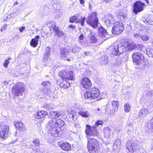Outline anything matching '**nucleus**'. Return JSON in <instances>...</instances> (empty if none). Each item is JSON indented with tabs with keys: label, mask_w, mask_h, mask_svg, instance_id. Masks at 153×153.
<instances>
[{
	"label": "nucleus",
	"mask_w": 153,
	"mask_h": 153,
	"mask_svg": "<svg viewBox=\"0 0 153 153\" xmlns=\"http://www.w3.org/2000/svg\"><path fill=\"white\" fill-rule=\"evenodd\" d=\"M58 76L62 78V80H73L74 79L73 70L69 67L59 71Z\"/></svg>",
	"instance_id": "f257e3e1"
},
{
	"label": "nucleus",
	"mask_w": 153,
	"mask_h": 153,
	"mask_svg": "<svg viewBox=\"0 0 153 153\" xmlns=\"http://www.w3.org/2000/svg\"><path fill=\"white\" fill-rule=\"evenodd\" d=\"M125 51V47L120 43H114L110 48L111 53L115 56H119Z\"/></svg>",
	"instance_id": "f03ea898"
},
{
	"label": "nucleus",
	"mask_w": 153,
	"mask_h": 153,
	"mask_svg": "<svg viewBox=\"0 0 153 153\" xmlns=\"http://www.w3.org/2000/svg\"><path fill=\"white\" fill-rule=\"evenodd\" d=\"M87 148L88 152L90 153L97 151L99 146L97 140L94 138H88Z\"/></svg>",
	"instance_id": "7ed1b4c3"
},
{
	"label": "nucleus",
	"mask_w": 153,
	"mask_h": 153,
	"mask_svg": "<svg viewBox=\"0 0 153 153\" xmlns=\"http://www.w3.org/2000/svg\"><path fill=\"white\" fill-rule=\"evenodd\" d=\"M50 122H47V124L49 128V132L54 137H60V135L62 134L63 130H61L59 128H57L56 126H55L54 124H50Z\"/></svg>",
	"instance_id": "20e7f679"
},
{
	"label": "nucleus",
	"mask_w": 153,
	"mask_h": 153,
	"mask_svg": "<svg viewBox=\"0 0 153 153\" xmlns=\"http://www.w3.org/2000/svg\"><path fill=\"white\" fill-rule=\"evenodd\" d=\"M97 15L96 12L92 13L88 16L86 20L87 23L94 28H96L98 24V19Z\"/></svg>",
	"instance_id": "39448f33"
},
{
	"label": "nucleus",
	"mask_w": 153,
	"mask_h": 153,
	"mask_svg": "<svg viewBox=\"0 0 153 153\" xmlns=\"http://www.w3.org/2000/svg\"><path fill=\"white\" fill-rule=\"evenodd\" d=\"M25 91L24 85L22 83H19L14 85L12 88V92L14 97H17L19 94L23 95V93Z\"/></svg>",
	"instance_id": "423d86ee"
},
{
	"label": "nucleus",
	"mask_w": 153,
	"mask_h": 153,
	"mask_svg": "<svg viewBox=\"0 0 153 153\" xmlns=\"http://www.w3.org/2000/svg\"><path fill=\"white\" fill-rule=\"evenodd\" d=\"M124 29V26L121 22H117L114 23L111 30L112 34L115 35L120 34Z\"/></svg>",
	"instance_id": "0eeeda50"
},
{
	"label": "nucleus",
	"mask_w": 153,
	"mask_h": 153,
	"mask_svg": "<svg viewBox=\"0 0 153 153\" xmlns=\"http://www.w3.org/2000/svg\"><path fill=\"white\" fill-rule=\"evenodd\" d=\"M99 92V91L97 88H92L85 93L84 96L85 99H94L99 96L100 94Z\"/></svg>",
	"instance_id": "6e6552de"
},
{
	"label": "nucleus",
	"mask_w": 153,
	"mask_h": 153,
	"mask_svg": "<svg viewBox=\"0 0 153 153\" xmlns=\"http://www.w3.org/2000/svg\"><path fill=\"white\" fill-rule=\"evenodd\" d=\"M133 62L137 65L140 66L143 65L144 62V56L141 53L136 52L132 55Z\"/></svg>",
	"instance_id": "1a4fd4ad"
},
{
	"label": "nucleus",
	"mask_w": 153,
	"mask_h": 153,
	"mask_svg": "<svg viewBox=\"0 0 153 153\" xmlns=\"http://www.w3.org/2000/svg\"><path fill=\"white\" fill-rule=\"evenodd\" d=\"M55 27V23L50 26H46L43 27L41 30L42 36L45 39L47 38L48 36L51 35L52 31H54V30L53 29V27L54 28Z\"/></svg>",
	"instance_id": "9d476101"
},
{
	"label": "nucleus",
	"mask_w": 153,
	"mask_h": 153,
	"mask_svg": "<svg viewBox=\"0 0 153 153\" xmlns=\"http://www.w3.org/2000/svg\"><path fill=\"white\" fill-rule=\"evenodd\" d=\"M137 140L134 141L133 140L127 142L126 144V148L129 151L131 152H134L135 150H139L141 148Z\"/></svg>",
	"instance_id": "9b49d317"
},
{
	"label": "nucleus",
	"mask_w": 153,
	"mask_h": 153,
	"mask_svg": "<svg viewBox=\"0 0 153 153\" xmlns=\"http://www.w3.org/2000/svg\"><path fill=\"white\" fill-rule=\"evenodd\" d=\"M85 132L87 135L91 136H97L99 134L97 130L93 126H91L89 125H86Z\"/></svg>",
	"instance_id": "f8f14e48"
},
{
	"label": "nucleus",
	"mask_w": 153,
	"mask_h": 153,
	"mask_svg": "<svg viewBox=\"0 0 153 153\" xmlns=\"http://www.w3.org/2000/svg\"><path fill=\"white\" fill-rule=\"evenodd\" d=\"M9 129L8 126L2 125L0 127V137L5 140L9 135Z\"/></svg>",
	"instance_id": "ddd939ff"
},
{
	"label": "nucleus",
	"mask_w": 153,
	"mask_h": 153,
	"mask_svg": "<svg viewBox=\"0 0 153 153\" xmlns=\"http://www.w3.org/2000/svg\"><path fill=\"white\" fill-rule=\"evenodd\" d=\"M145 5L144 3L140 1L135 2L133 6V12L134 13L137 14L138 13L142 11L143 10V7Z\"/></svg>",
	"instance_id": "4468645a"
},
{
	"label": "nucleus",
	"mask_w": 153,
	"mask_h": 153,
	"mask_svg": "<svg viewBox=\"0 0 153 153\" xmlns=\"http://www.w3.org/2000/svg\"><path fill=\"white\" fill-rule=\"evenodd\" d=\"M98 35L104 39L106 40L110 37V36L106 30L102 27H99L98 29Z\"/></svg>",
	"instance_id": "2eb2a0df"
},
{
	"label": "nucleus",
	"mask_w": 153,
	"mask_h": 153,
	"mask_svg": "<svg viewBox=\"0 0 153 153\" xmlns=\"http://www.w3.org/2000/svg\"><path fill=\"white\" fill-rule=\"evenodd\" d=\"M69 51L68 48H62L60 50V57L62 59H65L68 61H70V58L71 56L70 55Z\"/></svg>",
	"instance_id": "dca6fc26"
},
{
	"label": "nucleus",
	"mask_w": 153,
	"mask_h": 153,
	"mask_svg": "<svg viewBox=\"0 0 153 153\" xmlns=\"http://www.w3.org/2000/svg\"><path fill=\"white\" fill-rule=\"evenodd\" d=\"M80 82L82 86L85 89H89L92 85L90 80L87 77H83L81 79Z\"/></svg>",
	"instance_id": "f3484780"
},
{
	"label": "nucleus",
	"mask_w": 153,
	"mask_h": 153,
	"mask_svg": "<svg viewBox=\"0 0 153 153\" xmlns=\"http://www.w3.org/2000/svg\"><path fill=\"white\" fill-rule=\"evenodd\" d=\"M54 32H55V35L57 37L64 39L65 37L66 34L63 32L62 30L55 25V27L54 28H53Z\"/></svg>",
	"instance_id": "a211bd4d"
},
{
	"label": "nucleus",
	"mask_w": 153,
	"mask_h": 153,
	"mask_svg": "<svg viewBox=\"0 0 153 153\" xmlns=\"http://www.w3.org/2000/svg\"><path fill=\"white\" fill-rule=\"evenodd\" d=\"M61 114V113L59 111H51L48 114L49 118L47 122H50L53 119H57L56 118L59 117Z\"/></svg>",
	"instance_id": "6ab92c4d"
},
{
	"label": "nucleus",
	"mask_w": 153,
	"mask_h": 153,
	"mask_svg": "<svg viewBox=\"0 0 153 153\" xmlns=\"http://www.w3.org/2000/svg\"><path fill=\"white\" fill-rule=\"evenodd\" d=\"M67 48L70 52L74 54L78 53L82 49L80 47L78 46L76 44L72 45L71 46H68Z\"/></svg>",
	"instance_id": "aec40b11"
},
{
	"label": "nucleus",
	"mask_w": 153,
	"mask_h": 153,
	"mask_svg": "<svg viewBox=\"0 0 153 153\" xmlns=\"http://www.w3.org/2000/svg\"><path fill=\"white\" fill-rule=\"evenodd\" d=\"M50 121V124L52 123L54 124L55 126L58 127V128H61L65 124L64 122L61 119H53Z\"/></svg>",
	"instance_id": "412c9836"
},
{
	"label": "nucleus",
	"mask_w": 153,
	"mask_h": 153,
	"mask_svg": "<svg viewBox=\"0 0 153 153\" xmlns=\"http://www.w3.org/2000/svg\"><path fill=\"white\" fill-rule=\"evenodd\" d=\"M121 140L120 139L116 140L113 143L112 150L111 151L114 152H118L120 147Z\"/></svg>",
	"instance_id": "4be33fe9"
},
{
	"label": "nucleus",
	"mask_w": 153,
	"mask_h": 153,
	"mask_svg": "<svg viewBox=\"0 0 153 153\" xmlns=\"http://www.w3.org/2000/svg\"><path fill=\"white\" fill-rule=\"evenodd\" d=\"M116 15L123 22H126L128 19L126 15L122 12L120 10H117L116 11Z\"/></svg>",
	"instance_id": "5701e85b"
},
{
	"label": "nucleus",
	"mask_w": 153,
	"mask_h": 153,
	"mask_svg": "<svg viewBox=\"0 0 153 153\" xmlns=\"http://www.w3.org/2000/svg\"><path fill=\"white\" fill-rule=\"evenodd\" d=\"M59 146L61 149L65 151L69 150L71 149V146L70 144L66 142L59 143Z\"/></svg>",
	"instance_id": "b1692460"
},
{
	"label": "nucleus",
	"mask_w": 153,
	"mask_h": 153,
	"mask_svg": "<svg viewBox=\"0 0 153 153\" xmlns=\"http://www.w3.org/2000/svg\"><path fill=\"white\" fill-rule=\"evenodd\" d=\"M47 114L48 112L47 111L42 110L38 111L37 113H36L35 115V118L38 119H41Z\"/></svg>",
	"instance_id": "393cba45"
},
{
	"label": "nucleus",
	"mask_w": 153,
	"mask_h": 153,
	"mask_svg": "<svg viewBox=\"0 0 153 153\" xmlns=\"http://www.w3.org/2000/svg\"><path fill=\"white\" fill-rule=\"evenodd\" d=\"M148 113V110L146 108H143L141 109L138 114V117L141 119H143L146 117Z\"/></svg>",
	"instance_id": "a878e982"
},
{
	"label": "nucleus",
	"mask_w": 153,
	"mask_h": 153,
	"mask_svg": "<svg viewBox=\"0 0 153 153\" xmlns=\"http://www.w3.org/2000/svg\"><path fill=\"white\" fill-rule=\"evenodd\" d=\"M88 32H89L88 36L90 42L92 43H95L97 42V39L94 36L93 33H92L91 30H88Z\"/></svg>",
	"instance_id": "bb28decb"
},
{
	"label": "nucleus",
	"mask_w": 153,
	"mask_h": 153,
	"mask_svg": "<svg viewBox=\"0 0 153 153\" xmlns=\"http://www.w3.org/2000/svg\"><path fill=\"white\" fill-rule=\"evenodd\" d=\"M39 38V36H36L35 38L32 39L30 42V45L34 48L36 47L38 44V40Z\"/></svg>",
	"instance_id": "cd10ccee"
},
{
	"label": "nucleus",
	"mask_w": 153,
	"mask_h": 153,
	"mask_svg": "<svg viewBox=\"0 0 153 153\" xmlns=\"http://www.w3.org/2000/svg\"><path fill=\"white\" fill-rule=\"evenodd\" d=\"M114 16L111 14H108L107 16V20L105 21V23L107 26H109L110 24L114 23Z\"/></svg>",
	"instance_id": "c85d7f7f"
},
{
	"label": "nucleus",
	"mask_w": 153,
	"mask_h": 153,
	"mask_svg": "<svg viewBox=\"0 0 153 153\" xmlns=\"http://www.w3.org/2000/svg\"><path fill=\"white\" fill-rule=\"evenodd\" d=\"M15 126L18 129L21 131H23L25 130V128L24 124L21 122H17L15 124Z\"/></svg>",
	"instance_id": "c756f323"
},
{
	"label": "nucleus",
	"mask_w": 153,
	"mask_h": 153,
	"mask_svg": "<svg viewBox=\"0 0 153 153\" xmlns=\"http://www.w3.org/2000/svg\"><path fill=\"white\" fill-rule=\"evenodd\" d=\"M108 63V57L106 56H102L100 60V64L102 65H105Z\"/></svg>",
	"instance_id": "7c9ffc66"
},
{
	"label": "nucleus",
	"mask_w": 153,
	"mask_h": 153,
	"mask_svg": "<svg viewBox=\"0 0 153 153\" xmlns=\"http://www.w3.org/2000/svg\"><path fill=\"white\" fill-rule=\"evenodd\" d=\"M133 125L131 123L128 124V123H127L126 126L125 128V131L127 132H130L133 131Z\"/></svg>",
	"instance_id": "2f4dec72"
},
{
	"label": "nucleus",
	"mask_w": 153,
	"mask_h": 153,
	"mask_svg": "<svg viewBox=\"0 0 153 153\" xmlns=\"http://www.w3.org/2000/svg\"><path fill=\"white\" fill-rule=\"evenodd\" d=\"M137 46L136 44L133 43L128 44L126 48L129 51H131L132 50L135 49Z\"/></svg>",
	"instance_id": "473e14b6"
},
{
	"label": "nucleus",
	"mask_w": 153,
	"mask_h": 153,
	"mask_svg": "<svg viewBox=\"0 0 153 153\" xmlns=\"http://www.w3.org/2000/svg\"><path fill=\"white\" fill-rule=\"evenodd\" d=\"M67 113L69 117L70 118H71L72 120H75L74 119V118H75L74 116L75 112H74V111L72 110H70L68 111L67 112Z\"/></svg>",
	"instance_id": "72a5a7b5"
},
{
	"label": "nucleus",
	"mask_w": 153,
	"mask_h": 153,
	"mask_svg": "<svg viewBox=\"0 0 153 153\" xmlns=\"http://www.w3.org/2000/svg\"><path fill=\"white\" fill-rule=\"evenodd\" d=\"M53 7L56 10H59L61 9L60 3L59 0L56 1L53 5Z\"/></svg>",
	"instance_id": "f704fd0d"
},
{
	"label": "nucleus",
	"mask_w": 153,
	"mask_h": 153,
	"mask_svg": "<svg viewBox=\"0 0 153 153\" xmlns=\"http://www.w3.org/2000/svg\"><path fill=\"white\" fill-rule=\"evenodd\" d=\"M42 85L43 86L42 88H50L51 84L48 81H44L42 83Z\"/></svg>",
	"instance_id": "c9c22d12"
},
{
	"label": "nucleus",
	"mask_w": 153,
	"mask_h": 153,
	"mask_svg": "<svg viewBox=\"0 0 153 153\" xmlns=\"http://www.w3.org/2000/svg\"><path fill=\"white\" fill-rule=\"evenodd\" d=\"M43 107L48 111H51L54 108L53 105L50 104H44Z\"/></svg>",
	"instance_id": "e433bc0d"
},
{
	"label": "nucleus",
	"mask_w": 153,
	"mask_h": 153,
	"mask_svg": "<svg viewBox=\"0 0 153 153\" xmlns=\"http://www.w3.org/2000/svg\"><path fill=\"white\" fill-rule=\"evenodd\" d=\"M104 133L105 137L108 138L110 135V129L108 128H106L104 129Z\"/></svg>",
	"instance_id": "4c0bfd02"
},
{
	"label": "nucleus",
	"mask_w": 153,
	"mask_h": 153,
	"mask_svg": "<svg viewBox=\"0 0 153 153\" xmlns=\"http://www.w3.org/2000/svg\"><path fill=\"white\" fill-rule=\"evenodd\" d=\"M79 114L81 116L88 117L89 116V113L88 111H79L78 112Z\"/></svg>",
	"instance_id": "58836bf2"
},
{
	"label": "nucleus",
	"mask_w": 153,
	"mask_h": 153,
	"mask_svg": "<svg viewBox=\"0 0 153 153\" xmlns=\"http://www.w3.org/2000/svg\"><path fill=\"white\" fill-rule=\"evenodd\" d=\"M64 81H62L61 84V87L64 88H68L70 86V84L69 82H67L66 80H64Z\"/></svg>",
	"instance_id": "ea45409f"
},
{
	"label": "nucleus",
	"mask_w": 153,
	"mask_h": 153,
	"mask_svg": "<svg viewBox=\"0 0 153 153\" xmlns=\"http://www.w3.org/2000/svg\"><path fill=\"white\" fill-rule=\"evenodd\" d=\"M50 88H42V91L45 94L47 95H49L51 93Z\"/></svg>",
	"instance_id": "a19ab883"
},
{
	"label": "nucleus",
	"mask_w": 153,
	"mask_h": 153,
	"mask_svg": "<svg viewBox=\"0 0 153 153\" xmlns=\"http://www.w3.org/2000/svg\"><path fill=\"white\" fill-rule=\"evenodd\" d=\"M112 105L114 110H117L118 107L119 105V103L117 101H113L112 102Z\"/></svg>",
	"instance_id": "79ce46f5"
},
{
	"label": "nucleus",
	"mask_w": 153,
	"mask_h": 153,
	"mask_svg": "<svg viewBox=\"0 0 153 153\" xmlns=\"http://www.w3.org/2000/svg\"><path fill=\"white\" fill-rule=\"evenodd\" d=\"M147 127L151 131L153 132V117L151 120L150 123L147 124Z\"/></svg>",
	"instance_id": "37998d69"
},
{
	"label": "nucleus",
	"mask_w": 153,
	"mask_h": 153,
	"mask_svg": "<svg viewBox=\"0 0 153 153\" xmlns=\"http://www.w3.org/2000/svg\"><path fill=\"white\" fill-rule=\"evenodd\" d=\"M130 109V105L129 104H125L124 105V109L126 112H128Z\"/></svg>",
	"instance_id": "c03bdc74"
},
{
	"label": "nucleus",
	"mask_w": 153,
	"mask_h": 153,
	"mask_svg": "<svg viewBox=\"0 0 153 153\" xmlns=\"http://www.w3.org/2000/svg\"><path fill=\"white\" fill-rule=\"evenodd\" d=\"M78 16L76 15L75 16H74L71 17L70 19V22L71 23L74 22L76 21V19H78Z\"/></svg>",
	"instance_id": "a18cd8bd"
},
{
	"label": "nucleus",
	"mask_w": 153,
	"mask_h": 153,
	"mask_svg": "<svg viewBox=\"0 0 153 153\" xmlns=\"http://www.w3.org/2000/svg\"><path fill=\"white\" fill-rule=\"evenodd\" d=\"M12 58L10 57L8 58L6 60L4 64V66L5 68H7L8 67V65L10 63V62L9 60H11Z\"/></svg>",
	"instance_id": "49530a36"
},
{
	"label": "nucleus",
	"mask_w": 153,
	"mask_h": 153,
	"mask_svg": "<svg viewBox=\"0 0 153 153\" xmlns=\"http://www.w3.org/2000/svg\"><path fill=\"white\" fill-rule=\"evenodd\" d=\"M49 55H50L44 54L43 59V62H46L48 61Z\"/></svg>",
	"instance_id": "de8ad7c7"
},
{
	"label": "nucleus",
	"mask_w": 153,
	"mask_h": 153,
	"mask_svg": "<svg viewBox=\"0 0 153 153\" xmlns=\"http://www.w3.org/2000/svg\"><path fill=\"white\" fill-rule=\"evenodd\" d=\"M146 23L149 25H153V16H151L150 19H146Z\"/></svg>",
	"instance_id": "09e8293b"
},
{
	"label": "nucleus",
	"mask_w": 153,
	"mask_h": 153,
	"mask_svg": "<svg viewBox=\"0 0 153 153\" xmlns=\"http://www.w3.org/2000/svg\"><path fill=\"white\" fill-rule=\"evenodd\" d=\"M140 38L143 41H146L149 39V37L147 36L146 35H142L140 36Z\"/></svg>",
	"instance_id": "8fccbe9b"
},
{
	"label": "nucleus",
	"mask_w": 153,
	"mask_h": 153,
	"mask_svg": "<svg viewBox=\"0 0 153 153\" xmlns=\"http://www.w3.org/2000/svg\"><path fill=\"white\" fill-rule=\"evenodd\" d=\"M103 124V122L101 120H98L95 123V125H94L95 127L97 128V126L100 125H102Z\"/></svg>",
	"instance_id": "3c124183"
},
{
	"label": "nucleus",
	"mask_w": 153,
	"mask_h": 153,
	"mask_svg": "<svg viewBox=\"0 0 153 153\" xmlns=\"http://www.w3.org/2000/svg\"><path fill=\"white\" fill-rule=\"evenodd\" d=\"M51 48L49 47H47L45 49L44 54L50 55L51 52Z\"/></svg>",
	"instance_id": "603ef678"
},
{
	"label": "nucleus",
	"mask_w": 153,
	"mask_h": 153,
	"mask_svg": "<svg viewBox=\"0 0 153 153\" xmlns=\"http://www.w3.org/2000/svg\"><path fill=\"white\" fill-rule=\"evenodd\" d=\"M118 64V63H117V60H115L113 61L112 63H111V66L113 67H117L118 66L117 65Z\"/></svg>",
	"instance_id": "864d4df0"
},
{
	"label": "nucleus",
	"mask_w": 153,
	"mask_h": 153,
	"mask_svg": "<svg viewBox=\"0 0 153 153\" xmlns=\"http://www.w3.org/2000/svg\"><path fill=\"white\" fill-rule=\"evenodd\" d=\"M33 143L36 146H38L39 145V141L38 139H35L33 141Z\"/></svg>",
	"instance_id": "5fc2aeb1"
},
{
	"label": "nucleus",
	"mask_w": 153,
	"mask_h": 153,
	"mask_svg": "<svg viewBox=\"0 0 153 153\" xmlns=\"http://www.w3.org/2000/svg\"><path fill=\"white\" fill-rule=\"evenodd\" d=\"M86 18L85 17L83 18L80 21V24L82 26H83L84 24L85 21L86 20Z\"/></svg>",
	"instance_id": "6e6d98bb"
},
{
	"label": "nucleus",
	"mask_w": 153,
	"mask_h": 153,
	"mask_svg": "<svg viewBox=\"0 0 153 153\" xmlns=\"http://www.w3.org/2000/svg\"><path fill=\"white\" fill-rule=\"evenodd\" d=\"M141 36L140 34L139 33H137L134 35V36L138 39H139L140 38Z\"/></svg>",
	"instance_id": "4d7b16f0"
},
{
	"label": "nucleus",
	"mask_w": 153,
	"mask_h": 153,
	"mask_svg": "<svg viewBox=\"0 0 153 153\" xmlns=\"http://www.w3.org/2000/svg\"><path fill=\"white\" fill-rule=\"evenodd\" d=\"M84 54L85 56H90L91 55V53L89 51L86 52L85 51L84 52Z\"/></svg>",
	"instance_id": "13d9d810"
},
{
	"label": "nucleus",
	"mask_w": 153,
	"mask_h": 153,
	"mask_svg": "<svg viewBox=\"0 0 153 153\" xmlns=\"http://www.w3.org/2000/svg\"><path fill=\"white\" fill-rule=\"evenodd\" d=\"M107 144L109 145V146H108L107 147V148H108V149L109 150V151H111V150H112V149L111 148V147L112 145L111 144H109V143H106L105 145H107Z\"/></svg>",
	"instance_id": "bf43d9fd"
},
{
	"label": "nucleus",
	"mask_w": 153,
	"mask_h": 153,
	"mask_svg": "<svg viewBox=\"0 0 153 153\" xmlns=\"http://www.w3.org/2000/svg\"><path fill=\"white\" fill-rule=\"evenodd\" d=\"M25 29V26H22V27H21V28H19V31H20V32L22 33Z\"/></svg>",
	"instance_id": "052dcab7"
},
{
	"label": "nucleus",
	"mask_w": 153,
	"mask_h": 153,
	"mask_svg": "<svg viewBox=\"0 0 153 153\" xmlns=\"http://www.w3.org/2000/svg\"><path fill=\"white\" fill-rule=\"evenodd\" d=\"M121 58H120V60H117V63H118L117 64L118 65H120V64H121L123 63V61L120 60Z\"/></svg>",
	"instance_id": "680f3d73"
},
{
	"label": "nucleus",
	"mask_w": 153,
	"mask_h": 153,
	"mask_svg": "<svg viewBox=\"0 0 153 153\" xmlns=\"http://www.w3.org/2000/svg\"><path fill=\"white\" fill-rule=\"evenodd\" d=\"M7 29V27L6 26H4L0 30L1 32H3L4 31H5Z\"/></svg>",
	"instance_id": "e2e57ef3"
},
{
	"label": "nucleus",
	"mask_w": 153,
	"mask_h": 153,
	"mask_svg": "<svg viewBox=\"0 0 153 153\" xmlns=\"http://www.w3.org/2000/svg\"><path fill=\"white\" fill-rule=\"evenodd\" d=\"M69 28H71L74 29L75 28V26L71 24L69 26Z\"/></svg>",
	"instance_id": "0e129e2a"
},
{
	"label": "nucleus",
	"mask_w": 153,
	"mask_h": 153,
	"mask_svg": "<svg viewBox=\"0 0 153 153\" xmlns=\"http://www.w3.org/2000/svg\"><path fill=\"white\" fill-rule=\"evenodd\" d=\"M84 36V35L82 34L80 35L79 37V39L80 40H82L83 39Z\"/></svg>",
	"instance_id": "69168bd1"
},
{
	"label": "nucleus",
	"mask_w": 153,
	"mask_h": 153,
	"mask_svg": "<svg viewBox=\"0 0 153 153\" xmlns=\"http://www.w3.org/2000/svg\"><path fill=\"white\" fill-rule=\"evenodd\" d=\"M62 82L61 81V80H58L56 81V83L58 84H60L61 85V84Z\"/></svg>",
	"instance_id": "338daca9"
},
{
	"label": "nucleus",
	"mask_w": 153,
	"mask_h": 153,
	"mask_svg": "<svg viewBox=\"0 0 153 153\" xmlns=\"http://www.w3.org/2000/svg\"><path fill=\"white\" fill-rule=\"evenodd\" d=\"M8 83L7 81H5L3 83V85H7Z\"/></svg>",
	"instance_id": "774afa93"
}]
</instances>
